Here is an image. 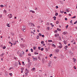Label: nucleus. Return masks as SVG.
Returning <instances> with one entry per match:
<instances>
[{"label": "nucleus", "mask_w": 77, "mask_h": 77, "mask_svg": "<svg viewBox=\"0 0 77 77\" xmlns=\"http://www.w3.org/2000/svg\"><path fill=\"white\" fill-rule=\"evenodd\" d=\"M77 23V20H76L75 22L74 23V24H75Z\"/></svg>", "instance_id": "c756f323"}, {"label": "nucleus", "mask_w": 77, "mask_h": 77, "mask_svg": "<svg viewBox=\"0 0 77 77\" xmlns=\"http://www.w3.org/2000/svg\"><path fill=\"white\" fill-rule=\"evenodd\" d=\"M62 46H59L58 47V48H62Z\"/></svg>", "instance_id": "c9c22d12"}, {"label": "nucleus", "mask_w": 77, "mask_h": 77, "mask_svg": "<svg viewBox=\"0 0 77 77\" xmlns=\"http://www.w3.org/2000/svg\"><path fill=\"white\" fill-rule=\"evenodd\" d=\"M22 54H24V52L23 51H22Z\"/></svg>", "instance_id": "4d7b16f0"}, {"label": "nucleus", "mask_w": 77, "mask_h": 77, "mask_svg": "<svg viewBox=\"0 0 77 77\" xmlns=\"http://www.w3.org/2000/svg\"><path fill=\"white\" fill-rule=\"evenodd\" d=\"M31 26H33V27H34L35 26V25L34 24H33V23H32V24H31Z\"/></svg>", "instance_id": "f3484780"}, {"label": "nucleus", "mask_w": 77, "mask_h": 77, "mask_svg": "<svg viewBox=\"0 0 77 77\" xmlns=\"http://www.w3.org/2000/svg\"><path fill=\"white\" fill-rule=\"evenodd\" d=\"M60 13H61V14H63L64 12H63V11H60Z\"/></svg>", "instance_id": "cd10ccee"}, {"label": "nucleus", "mask_w": 77, "mask_h": 77, "mask_svg": "<svg viewBox=\"0 0 77 77\" xmlns=\"http://www.w3.org/2000/svg\"><path fill=\"white\" fill-rule=\"evenodd\" d=\"M22 63L23 65H25V64H24V62L23 61L22 62Z\"/></svg>", "instance_id": "aec40b11"}, {"label": "nucleus", "mask_w": 77, "mask_h": 77, "mask_svg": "<svg viewBox=\"0 0 77 77\" xmlns=\"http://www.w3.org/2000/svg\"><path fill=\"white\" fill-rule=\"evenodd\" d=\"M40 27H41V26H37V28H38V29H39Z\"/></svg>", "instance_id": "ea45409f"}, {"label": "nucleus", "mask_w": 77, "mask_h": 77, "mask_svg": "<svg viewBox=\"0 0 77 77\" xmlns=\"http://www.w3.org/2000/svg\"><path fill=\"white\" fill-rule=\"evenodd\" d=\"M9 75H11V76H12V73H10L9 74Z\"/></svg>", "instance_id": "37998d69"}, {"label": "nucleus", "mask_w": 77, "mask_h": 77, "mask_svg": "<svg viewBox=\"0 0 77 77\" xmlns=\"http://www.w3.org/2000/svg\"><path fill=\"white\" fill-rule=\"evenodd\" d=\"M35 68H33L32 69V70L35 71Z\"/></svg>", "instance_id": "a211bd4d"}, {"label": "nucleus", "mask_w": 77, "mask_h": 77, "mask_svg": "<svg viewBox=\"0 0 77 77\" xmlns=\"http://www.w3.org/2000/svg\"><path fill=\"white\" fill-rule=\"evenodd\" d=\"M52 45L53 47H56V45H55L54 44H53Z\"/></svg>", "instance_id": "393cba45"}, {"label": "nucleus", "mask_w": 77, "mask_h": 77, "mask_svg": "<svg viewBox=\"0 0 77 77\" xmlns=\"http://www.w3.org/2000/svg\"><path fill=\"white\" fill-rule=\"evenodd\" d=\"M28 55H29V56H31V54H29Z\"/></svg>", "instance_id": "5fc2aeb1"}, {"label": "nucleus", "mask_w": 77, "mask_h": 77, "mask_svg": "<svg viewBox=\"0 0 77 77\" xmlns=\"http://www.w3.org/2000/svg\"><path fill=\"white\" fill-rule=\"evenodd\" d=\"M40 50L41 51H43L44 50V48H42Z\"/></svg>", "instance_id": "473e14b6"}, {"label": "nucleus", "mask_w": 77, "mask_h": 77, "mask_svg": "<svg viewBox=\"0 0 77 77\" xmlns=\"http://www.w3.org/2000/svg\"><path fill=\"white\" fill-rule=\"evenodd\" d=\"M53 56V54H50L49 55V57H51V56Z\"/></svg>", "instance_id": "a878e982"}, {"label": "nucleus", "mask_w": 77, "mask_h": 77, "mask_svg": "<svg viewBox=\"0 0 77 77\" xmlns=\"http://www.w3.org/2000/svg\"><path fill=\"white\" fill-rule=\"evenodd\" d=\"M38 8H35V10H38Z\"/></svg>", "instance_id": "6e6d98bb"}, {"label": "nucleus", "mask_w": 77, "mask_h": 77, "mask_svg": "<svg viewBox=\"0 0 77 77\" xmlns=\"http://www.w3.org/2000/svg\"><path fill=\"white\" fill-rule=\"evenodd\" d=\"M5 55V54L4 53H2V54L0 55V56H1V57H3V55Z\"/></svg>", "instance_id": "0eeeda50"}, {"label": "nucleus", "mask_w": 77, "mask_h": 77, "mask_svg": "<svg viewBox=\"0 0 77 77\" xmlns=\"http://www.w3.org/2000/svg\"><path fill=\"white\" fill-rule=\"evenodd\" d=\"M63 42H64V44H65V45L66 44V43H66V40H64Z\"/></svg>", "instance_id": "20e7f679"}, {"label": "nucleus", "mask_w": 77, "mask_h": 77, "mask_svg": "<svg viewBox=\"0 0 77 77\" xmlns=\"http://www.w3.org/2000/svg\"><path fill=\"white\" fill-rule=\"evenodd\" d=\"M34 54H35L36 55V54H38V53H36V52H35L34 53Z\"/></svg>", "instance_id": "c85d7f7f"}, {"label": "nucleus", "mask_w": 77, "mask_h": 77, "mask_svg": "<svg viewBox=\"0 0 77 77\" xmlns=\"http://www.w3.org/2000/svg\"><path fill=\"white\" fill-rule=\"evenodd\" d=\"M1 60L2 61H3V58H1Z\"/></svg>", "instance_id": "680f3d73"}, {"label": "nucleus", "mask_w": 77, "mask_h": 77, "mask_svg": "<svg viewBox=\"0 0 77 77\" xmlns=\"http://www.w3.org/2000/svg\"><path fill=\"white\" fill-rule=\"evenodd\" d=\"M10 16L9 17V18H11L12 17V15L11 14H10Z\"/></svg>", "instance_id": "39448f33"}, {"label": "nucleus", "mask_w": 77, "mask_h": 77, "mask_svg": "<svg viewBox=\"0 0 77 77\" xmlns=\"http://www.w3.org/2000/svg\"><path fill=\"white\" fill-rule=\"evenodd\" d=\"M30 50H31V52H33V50L32 49H31Z\"/></svg>", "instance_id": "4c0bfd02"}, {"label": "nucleus", "mask_w": 77, "mask_h": 77, "mask_svg": "<svg viewBox=\"0 0 77 77\" xmlns=\"http://www.w3.org/2000/svg\"><path fill=\"white\" fill-rule=\"evenodd\" d=\"M56 51L57 53H59V49H57L56 50Z\"/></svg>", "instance_id": "f8f14e48"}, {"label": "nucleus", "mask_w": 77, "mask_h": 77, "mask_svg": "<svg viewBox=\"0 0 77 77\" xmlns=\"http://www.w3.org/2000/svg\"><path fill=\"white\" fill-rule=\"evenodd\" d=\"M57 30H58V31H60V30H61L60 29H59L58 28H57Z\"/></svg>", "instance_id": "f704fd0d"}, {"label": "nucleus", "mask_w": 77, "mask_h": 77, "mask_svg": "<svg viewBox=\"0 0 77 77\" xmlns=\"http://www.w3.org/2000/svg\"><path fill=\"white\" fill-rule=\"evenodd\" d=\"M38 59L40 60L41 59V58H40V57L39 56H38Z\"/></svg>", "instance_id": "b1692460"}, {"label": "nucleus", "mask_w": 77, "mask_h": 77, "mask_svg": "<svg viewBox=\"0 0 77 77\" xmlns=\"http://www.w3.org/2000/svg\"><path fill=\"white\" fill-rule=\"evenodd\" d=\"M51 64V61H50L49 63H48V66H50Z\"/></svg>", "instance_id": "423d86ee"}, {"label": "nucleus", "mask_w": 77, "mask_h": 77, "mask_svg": "<svg viewBox=\"0 0 77 77\" xmlns=\"http://www.w3.org/2000/svg\"><path fill=\"white\" fill-rule=\"evenodd\" d=\"M58 23H59V21H57L56 22V24H58Z\"/></svg>", "instance_id": "e433bc0d"}, {"label": "nucleus", "mask_w": 77, "mask_h": 77, "mask_svg": "<svg viewBox=\"0 0 77 77\" xmlns=\"http://www.w3.org/2000/svg\"><path fill=\"white\" fill-rule=\"evenodd\" d=\"M53 18H56V17L54 16V17H53Z\"/></svg>", "instance_id": "052dcab7"}, {"label": "nucleus", "mask_w": 77, "mask_h": 77, "mask_svg": "<svg viewBox=\"0 0 77 77\" xmlns=\"http://www.w3.org/2000/svg\"><path fill=\"white\" fill-rule=\"evenodd\" d=\"M19 56L20 57H21V56H22V54H20V55H19Z\"/></svg>", "instance_id": "c03bdc74"}, {"label": "nucleus", "mask_w": 77, "mask_h": 77, "mask_svg": "<svg viewBox=\"0 0 77 77\" xmlns=\"http://www.w3.org/2000/svg\"><path fill=\"white\" fill-rule=\"evenodd\" d=\"M25 72L26 75H27V74L29 72V70L27 69H26Z\"/></svg>", "instance_id": "f03ea898"}, {"label": "nucleus", "mask_w": 77, "mask_h": 77, "mask_svg": "<svg viewBox=\"0 0 77 77\" xmlns=\"http://www.w3.org/2000/svg\"><path fill=\"white\" fill-rule=\"evenodd\" d=\"M63 35H66V34H67V32H63Z\"/></svg>", "instance_id": "9d476101"}, {"label": "nucleus", "mask_w": 77, "mask_h": 77, "mask_svg": "<svg viewBox=\"0 0 77 77\" xmlns=\"http://www.w3.org/2000/svg\"><path fill=\"white\" fill-rule=\"evenodd\" d=\"M45 50H46V51L47 52L48 51V49L47 48H45Z\"/></svg>", "instance_id": "ddd939ff"}, {"label": "nucleus", "mask_w": 77, "mask_h": 77, "mask_svg": "<svg viewBox=\"0 0 77 77\" xmlns=\"http://www.w3.org/2000/svg\"><path fill=\"white\" fill-rule=\"evenodd\" d=\"M3 49H5L6 48V47L5 46H4V47H3Z\"/></svg>", "instance_id": "79ce46f5"}, {"label": "nucleus", "mask_w": 77, "mask_h": 77, "mask_svg": "<svg viewBox=\"0 0 77 77\" xmlns=\"http://www.w3.org/2000/svg\"><path fill=\"white\" fill-rule=\"evenodd\" d=\"M68 25H67L66 26V29H68Z\"/></svg>", "instance_id": "7c9ffc66"}, {"label": "nucleus", "mask_w": 77, "mask_h": 77, "mask_svg": "<svg viewBox=\"0 0 77 77\" xmlns=\"http://www.w3.org/2000/svg\"><path fill=\"white\" fill-rule=\"evenodd\" d=\"M55 16H57L58 15V13H56L55 14Z\"/></svg>", "instance_id": "4be33fe9"}, {"label": "nucleus", "mask_w": 77, "mask_h": 77, "mask_svg": "<svg viewBox=\"0 0 77 77\" xmlns=\"http://www.w3.org/2000/svg\"><path fill=\"white\" fill-rule=\"evenodd\" d=\"M66 11L67 12H69V10H68V9H66Z\"/></svg>", "instance_id": "3c124183"}, {"label": "nucleus", "mask_w": 77, "mask_h": 77, "mask_svg": "<svg viewBox=\"0 0 77 77\" xmlns=\"http://www.w3.org/2000/svg\"><path fill=\"white\" fill-rule=\"evenodd\" d=\"M54 36L55 37H57V36H59V34H55Z\"/></svg>", "instance_id": "6e6552de"}, {"label": "nucleus", "mask_w": 77, "mask_h": 77, "mask_svg": "<svg viewBox=\"0 0 77 77\" xmlns=\"http://www.w3.org/2000/svg\"><path fill=\"white\" fill-rule=\"evenodd\" d=\"M32 23H29V26H32Z\"/></svg>", "instance_id": "9b49d317"}, {"label": "nucleus", "mask_w": 77, "mask_h": 77, "mask_svg": "<svg viewBox=\"0 0 77 77\" xmlns=\"http://www.w3.org/2000/svg\"><path fill=\"white\" fill-rule=\"evenodd\" d=\"M14 68H10L9 69V70H11V69H13Z\"/></svg>", "instance_id": "a19ab883"}, {"label": "nucleus", "mask_w": 77, "mask_h": 77, "mask_svg": "<svg viewBox=\"0 0 77 77\" xmlns=\"http://www.w3.org/2000/svg\"><path fill=\"white\" fill-rule=\"evenodd\" d=\"M32 12L33 14H34V13H35V11H32Z\"/></svg>", "instance_id": "49530a36"}, {"label": "nucleus", "mask_w": 77, "mask_h": 77, "mask_svg": "<svg viewBox=\"0 0 77 77\" xmlns=\"http://www.w3.org/2000/svg\"><path fill=\"white\" fill-rule=\"evenodd\" d=\"M56 8L57 9L58 8V6H56Z\"/></svg>", "instance_id": "bf43d9fd"}, {"label": "nucleus", "mask_w": 77, "mask_h": 77, "mask_svg": "<svg viewBox=\"0 0 77 77\" xmlns=\"http://www.w3.org/2000/svg\"><path fill=\"white\" fill-rule=\"evenodd\" d=\"M38 35H39V36H42V34H41V33H39L38 34Z\"/></svg>", "instance_id": "412c9836"}, {"label": "nucleus", "mask_w": 77, "mask_h": 77, "mask_svg": "<svg viewBox=\"0 0 77 77\" xmlns=\"http://www.w3.org/2000/svg\"><path fill=\"white\" fill-rule=\"evenodd\" d=\"M32 57H33V60H34V61L38 60V58H37V57L34 58L33 57V56Z\"/></svg>", "instance_id": "7ed1b4c3"}, {"label": "nucleus", "mask_w": 77, "mask_h": 77, "mask_svg": "<svg viewBox=\"0 0 77 77\" xmlns=\"http://www.w3.org/2000/svg\"><path fill=\"white\" fill-rule=\"evenodd\" d=\"M42 36L43 37V38H44V35H42Z\"/></svg>", "instance_id": "09e8293b"}, {"label": "nucleus", "mask_w": 77, "mask_h": 77, "mask_svg": "<svg viewBox=\"0 0 77 77\" xmlns=\"http://www.w3.org/2000/svg\"><path fill=\"white\" fill-rule=\"evenodd\" d=\"M18 62H19V64L20 65H21V63H20V60L18 61Z\"/></svg>", "instance_id": "2f4dec72"}, {"label": "nucleus", "mask_w": 77, "mask_h": 77, "mask_svg": "<svg viewBox=\"0 0 77 77\" xmlns=\"http://www.w3.org/2000/svg\"><path fill=\"white\" fill-rule=\"evenodd\" d=\"M38 50H41V47H38Z\"/></svg>", "instance_id": "58836bf2"}, {"label": "nucleus", "mask_w": 77, "mask_h": 77, "mask_svg": "<svg viewBox=\"0 0 77 77\" xmlns=\"http://www.w3.org/2000/svg\"><path fill=\"white\" fill-rule=\"evenodd\" d=\"M3 7H4L3 5H1V7L2 8H3Z\"/></svg>", "instance_id": "0e129e2a"}, {"label": "nucleus", "mask_w": 77, "mask_h": 77, "mask_svg": "<svg viewBox=\"0 0 77 77\" xmlns=\"http://www.w3.org/2000/svg\"><path fill=\"white\" fill-rule=\"evenodd\" d=\"M68 48V46H67V45L65 46V47H64L65 49H66V48Z\"/></svg>", "instance_id": "2eb2a0df"}, {"label": "nucleus", "mask_w": 77, "mask_h": 77, "mask_svg": "<svg viewBox=\"0 0 77 77\" xmlns=\"http://www.w3.org/2000/svg\"><path fill=\"white\" fill-rule=\"evenodd\" d=\"M48 49H50V46L48 45Z\"/></svg>", "instance_id": "13d9d810"}, {"label": "nucleus", "mask_w": 77, "mask_h": 77, "mask_svg": "<svg viewBox=\"0 0 77 77\" xmlns=\"http://www.w3.org/2000/svg\"><path fill=\"white\" fill-rule=\"evenodd\" d=\"M65 20H66V21L67 20V18H65Z\"/></svg>", "instance_id": "e2e57ef3"}, {"label": "nucleus", "mask_w": 77, "mask_h": 77, "mask_svg": "<svg viewBox=\"0 0 77 77\" xmlns=\"http://www.w3.org/2000/svg\"><path fill=\"white\" fill-rule=\"evenodd\" d=\"M47 29H48V30H50V28H49V27H48L47 28Z\"/></svg>", "instance_id": "a18cd8bd"}, {"label": "nucleus", "mask_w": 77, "mask_h": 77, "mask_svg": "<svg viewBox=\"0 0 77 77\" xmlns=\"http://www.w3.org/2000/svg\"><path fill=\"white\" fill-rule=\"evenodd\" d=\"M36 47H33V50H36Z\"/></svg>", "instance_id": "72a5a7b5"}, {"label": "nucleus", "mask_w": 77, "mask_h": 77, "mask_svg": "<svg viewBox=\"0 0 77 77\" xmlns=\"http://www.w3.org/2000/svg\"><path fill=\"white\" fill-rule=\"evenodd\" d=\"M64 14H66V12H64Z\"/></svg>", "instance_id": "774afa93"}, {"label": "nucleus", "mask_w": 77, "mask_h": 77, "mask_svg": "<svg viewBox=\"0 0 77 77\" xmlns=\"http://www.w3.org/2000/svg\"><path fill=\"white\" fill-rule=\"evenodd\" d=\"M17 44V43L16 42H15L13 44L14 45H16V44Z\"/></svg>", "instance_id": "8fccbe9b"}, {"label": "nucleus", "mask_w": 77, "mask_h": 77, "mask_svg": "<svg viewBox=\"0 0 77 77\" xmlns=\"http://www.w3.org/2000/svg\"><path fill=\"white\" fill-rule=\"evenodd\" d=\"M24 68H21V69L23 71V70H24Z\"/></svg>", "instance_id": "603ef678"}, {"label": "nucleus", "mask_w": 77, "mask_h": 77, "mask_svg": "<svg viewBox=\"0 0 77 77\" xmlns=\"http://www.w3.org/2000/svg\"><path fill=\"white\" fill-rule=\"evenodd\" d=\"M22 30L24 32H26V26H22Z\"/></svg>", "instance_id": "f257e3e1"}, {"label": "nucleus", "mask_w": 77, "mask_h": 77, "mask_svg": "<svg viewBox=\"0 0 77 77\" xmlns=\"http://www.w3.org/2000/svg\"><path fill=\"white\" fill-rule=\"evenodd\" d=\"M30 60H28V62H30Z\"/></svg>", "instance_id": "338daca9"}, {"label": "nucleus", "mask_w": 77, "mask_h": 77, "mask_svg": "<svg viewBox=\"0 0 77 77\" xmlns=\"http://www.w3.org/2000/svg\"><path fill=\"white\" fill-rule=\"evenodd\" d=\"M76 17V16H75L73 17H72V19H73V18H75Z\"/></svg>", "instance_id": "dca6fc26"}, {"label": "nucleus", "mask_w": 77, "mask_h": 77, "mask_svg": "<svg viewBox=\"0 0 77 77\" xmlns=\"http://www.w3.org/2000/svg\"><path fill=\"white\" fill-rule=\"evenodd\" d=\"M44 41H42L41 42V44H44Z\"/></svg>", "instance_id": "5701e85b"}, {"label": "nucleus", "mask_w": 77, "mask_h": 77, "mask_svg": "<svg viewBox=\"0 0 77 77\" xmlns=\"http://www.w3.org/2000/svg\"><path fill=\"white\" fill-rule=\"evenodd\" d=\"M73 62H74L75 63V61H76V59L74 58H73Z\"/></svg>", "instance_id": "1a4fd4ad"}, {"label": "nucleus", "mask_w": 77, "mask_h": 77, "mask_svg": "<svg viewBox=\"0 0 77 77\" xmlns=\"http://www.w3.org/2000/svg\"><path fill=\"white\" fill-rule=\"evenodd\" d=\"M28 51V49H27L26 50V52H27Z\"/></svg>", "instance_id": "69168bd1"}, {"label": "nucleus", "mask_w": 77, "mask_h": 77, "mask_svg": "<svg viewBox=\"0 0 77 77\" xmlns=\"http://www.w3.org/2000/svg\"><path fill=\"white\" fill-rule=\"evenodd\" d=\"M53 41H52V40H48V42H52Z\"/></svg>", "instance_id": "bb28decb"}, {"label": "nucleus", "mask_w": 77, "mask_h": 77, "mask_svg": "<svg viewBox=\"0 0 77 77\" xmlns=\"http://www.w3.org/2000/svg\"><path fill=\"white\" fill-rule=\"evenodd\" d=\"M7 26L8 27H10V26L9 25V24L8 23L7 24Z\"/></svg>", "instance_id": "4468645a"}, {"label": "nucleus", "mask_w": 77, "mask_h": 77, "mask_svg": "<svg viewBox=\"0 0 77 77\" xmlns=\"http://www.w3.org/2000/svg\"><path fill=\"white\" fill-rule=\"evenodd\" d=\"M59 44H60V45H62V44H61V43L60 42H59Z\"/></svg>", "instance_id": "864d4df0"}, {"label": "nucleus", "mask_w": 77, "mask_h": 77, "mask_svg": "<svg viewBox=\"0 0 77 77\" xmlns=\"http://www.w3.org/2000/svg\"><path fill=\"white\" fill-rule=\"evenodd\" d=\"M37 39H39V35H37V37H36Z\"/></svg>", "instance_id": "6ab92c4d"}, {"label": "nucleus", "mask_w": 77, "mask_h": 77, "mask_svg": "<svg viewBox=\"0 0 77 77\" xmlns=\"http://www.w3.org/2000/svg\"><path fill=\"white\" fill-rule=\"evenodd\" d=\"M59 17H62V15L61 14L59 15Z\"/></svg>", "instance_id": "de8ad7c7"}]
</instances>
